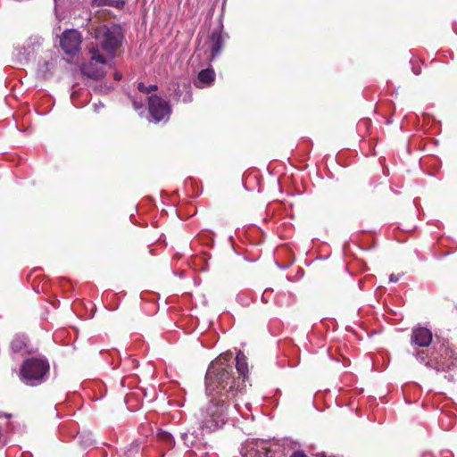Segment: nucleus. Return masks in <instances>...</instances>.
<instances>
[{
    "mask_svg": "<svg viewBox=\"0 0 457 457\" xmlns=\"http://www.w3.org/2000/svg\"><path fill=\"white\" fill-rule=\"evenodd\" d=\"M226 370L220 361H212L205 375L206 392L212 398L200 410L199 420L201 428L208 432L220 428L235 411H241L242 385Z\"/></svg>",
    "mask_w": 457,
    "mask_h": 457,
    "instance_id": "f257e3e1",
    "label": "nucleus"
},
{
    "mask_svg": "<svg viewBox=\"0 0 457 457\" xmlns=\"http://www.w3.org/2000/svg\"><path fill=\"white\" fill-rule=\"evenodd\" d=\"M49 371V364L43 358L26 360L21 368V379L29 386L43 383Z\"/></svg>",
    "mask_w": 457,
    "mask_h": 457,
    "instance_id": "f03ea898",
    "label": "nucleus"
},
{
    "mask_svg": "<svg viewBox=\"0 0 457 457\" xmlns=\"http://www.w3.org/2000/svg\"><path fill=\"white\" fill-rule=\"evenodd\" d=\"M94 37L102 50L111 57L121 44L122 35L118 26L101 25L95 29Z\"/></svg>",
    "mask_w": 457,
    "mask_h": 457,
    "instance_id": "7ed1b4c3",
    "label": "nucleus"
},
{
    "mask_svg": "<svg viewBox=\"0 0 457 457\" xmlns=\"http://www.w3.org/2000/svg\"><path fill=\"white\" fill-rule=\"evenodd\" d=\"M89 53L91 54L90 60L81 66V72L90 79H101L106 73L108 60L96 48H91Z\"/></svg>",
    "mask_w": 457,
    "mask_h": 457,
    "instance_id": "20e7f679",
    "label": "nucleus"
},
{
    "mask_svg": "<svg viewBox=\"0 0 457 457\" xmlns=\"http://www.w3.org/2000/svg\"><path fill=\"white\" fill-rule=\"evenodd\" d=\"M437 371H449L457 367V353L448 345H442L439 353L427 362Z\"/></svg>",
    "mask_w": 457,
    "mask_h": 457,
    "instance_id": "39448f33",
    "label": "nucleus"
},
{
    "mask_svg": "<svg viewBox=\"0 0 457 457\" xmlns=\"http://www.w3.org/2000/svg\"><path fill=\"white\" fill-rule=\"evenodd\" d=\"M231 360H232V354L230 353H223L220 356H219L213 361H220V365H222L223 367L226 368V370H227L226 372H228L231 376V378H233L237 380V379L240 380V383L243 387V393H244L245 392V378H246L247 372H248L246 358L242 352L239 351L237 353L236 367H237V373L239 374V376L237 378L234 376L232 365L229 363V361Z\"/></svg>",
    "mask_w": 457,
    "mask_h": 457,
    "instance_id": "423d86ee",
    "label": "nucleus"
},
{
    "mask_svg": "<svg viewBox=\"0 0 457 457\" xmlns=\"http://www.w3.org/2000/svg\"><path fill=\"white\" fill-rule=\"evenodd\" d=\"M148 111L155 122L168 120L171 112L169 102L156 95L148 97Z\"/></svg>",
    "mask_w": 457,
    "mask_h": 457,
    "instance_id": "0eeeda50",
    "label": "nucleus"
},
{
    "mask_svg": "<svg viewBox=\"0 0 457 457\" xmlns=\"http://www.w3.org/2000/svg\"><path fill=\"white\" fill-rule=\"evenodd\" d=\"M81 41V35L78 30L66 29L60 37V46L66 54L74 56L79 52Z\"/></svg>",
    "mask_w": 457,
    "mask_h": 457,
    "instance_id": "6e6552de",
    "label": "nucleus"
},
{
    "mask_svg": "<svg viewBox=\"0 0 457 457\" xmlns=\"http://www.w3.org/2000/svg\"><path fill=\"white\" fill-rule=\"evenodd\" d=\"M243 457H267L268 443L260 439L246 441L240 450Z\"/></svg>",
    "mask_w": 457,
    "mask_h": 457,
    "instance_id": "1a4fd4ad",
    "label": "nucleus"
},
{
    "mask_svg": "<svg viewBox=\"0 0 457 457\" xmlns=\"http://www.w3.org/2000/svg\"><path fill=\"white\" fill-rule=\"evenodd\" d=\"M432 332L424 327H417L412 329L411 343L420 346L426 347L432 342Z\"/></svg>",
    "mask_w": 457,
    "mask_h": 457,
    "instance_id": "9d476101",
    "label": "nucleus"
},
{
    "mask_svg": "<svg viewBox=\"0 0 457 457\" xmlns=\"http://www.w3.org/2000/svg\"><path fill=\"white\" fill-rule=\"evenodd\" d=\"M222 37L220 32L213 31L208 41V49L210 50V61L218 56L222 48Z\"/></svg>",
    "mask_w": 457,
    "mask_h": 457,
    "instance_id": "9b49d317",
    "label": "nucleus"
},
{
    "mask_svg": "<svg viewBox=\"0 0 457 457\" xmlns=\"http://www.w3.org/2000/svg\"><path fill=\"white\" fill-rule=\"evenodd\" d=\"M215 79V72L212 69L202 70L197 76L195 84L197 87H210Z\"/></svg>",
    "mask_w": 457,
    "mask_h": 457,
    "instance_id": "f8f14e48",
    "label": "nucleus"
},
{
    "mask_svg": "<svg viewBox=\"0 0 457 457\" xmlns=\"http://www.w3.org/2000/svg\"><path fill=\"white\" fill-rule=\"evenodd\" d=\"M26 346V340L21 337H14L11 343V349L13 353H22Z\"/></svg>",
    "mask_w": 457,
    "mask_h": 457,
    "instance_id": "ddd939ff",
    "label": "nucleus"
},
{
    "mask_svg": "<svg viewBox=\"0 0 457 457\" xmlns=\"http://www.w3.org/2000/svg\"><path fill=\"white\" fill-rule=\"evenodd\" d=\"M181 437L184 441V444L187 446H193L195 443L196 436L194 435V433L191 432H186L181 435Z\"/></svg>",
    "mask_w": 457,
    "mask_h": 457,
    "instance_id": "4468645a",
    "label": "nucleus"
},
{
    "mask_svg": "<svg viewBox=\"0 0 457 457\" xmlns=\"http://www.w3.org/2000/svg\"><path fill=\"white\" fill-rule=\"evenodd\" d=\"M157 88H158L157 86L154 85V84L145 86L144 83L140 82L137 85V89L140 92L145 93V94H150L151 92L156 91Z\"/></svg>",
    "mask_w": 457,
    "mask_h": 457,
    "instance_id": "2eb2a0df",
    "label": "nucleus"
},
{
    "mask_svg": "<svg viewBox=\"0 0 457 457\" xmlns=\"http://www.w3.org/2000/svg\"><path fill=\"white\" fill-rule=\"evenodd\" d=\"M160 436H161L162 440L165 441L170 445H172L173 438L170 434L165 432V433L161 434Z\"/></svg>",
    "mask_w": 457,
    "mask_h": 457,
    "instance_id": "dca6fc26",
    "label": "nucleus"
},
{
    "mask_svg": "<svg viewBox=\"0 0 457 457\" xmlns=\"http://www.w3.org/2000/svg\"><path fill=\"white\" fill-rule=\"evenodd\" d=\"M416 358L420 362H425L428 359V354L425 351H419L416 354Z\"/></svg>",
    "mask_w": 457,
    "mask_h": 457,
    "instance_id": "f3484780",
    "label": "nucleus"
},
{
    "mask_svg": "<svg viewBox=\"0 0 457 457\" xmlns=\"http://www.w3.org/2000/svg\"><path fill=\"white\" fill-rule=\"evenodd\" d=\"M112 0H92V3L96 6L110 5Z\"/></svg>",
    "mask_w": 457,
    "mask_h": 457,
    "instance_id": "a211bd4d",
    "label": "nucleus"
},
{
    "mask_svg": "<svg viewBox=\"0 0 457 457\" xmlns=\"http://www.w3.org/2000/svg\"><path fill=\"white\" fill-rule=\"evenodd\" d=\"M7 425V421L0 422V445H4L5 444V438L2 432L3 427Z\"/></svg>",
    "mask_w": 457,
    "mask_h": 457,
    "instance_id": "6ab92c4d",
    "label": "nucleus"
},
{
    "mask_svg": "<svg viewBox=\"0 0 457 457\" xmlns=\"http://www.w3.org/2000/svg\"><path fill=\"white\" fill-rule=\"evenodd\" d=\"M133 106H134L135 110H140V109H143L144 104L142 101L133 100Z\"/></svg>",
    "mask_w": 457,
    "mask_h": 457,
    "instance_id": "aec40b11",
    "label": "nucleus"
},
{
    "mask_svg": "<svg viewBox=\"0 0 457 457\" xmlns=\"http://www.w3.org/2000/svg\"><path fill=\"white\" fill-rule=\"evenodd\" d=\"M125 4V2L123 0H118V1H115L114 3H112L111 1V4L110 5H113L115 7H118V8H120L122 7L123 5Z\"/></svg>",
    "mask_w": 457,
    "mask_h": 457,
    "instance_id": "412c9836",
    "label": "nucleus"
},
{
    "mask_svg": "<svg viewBox=\"0 0 457 457\" xmlns=\"http://www.w3.org/2000/svg\"><path fill=\"white\" fill-rule=\"evenodd\" d=\"M290 457H306V455L300 451L295 452Z\"/></svg>",
    "mask_w": 457,
    "mask_h": 457,
    "instance_id": "4be33fe9",
    "label": "nucleus"
},
{
    "mask_svg": "<svg viewBox=\"0 0 457 457\" xmlns=\"http://www.w3.org/2000/svg\"><path fill=\"white\" fill-rule=\"evenodd\" d=\"M389 280L390 282L395 283L399 280V277L397 275L391 274L389 277Z\"/></svg>",
    "mask_w": 457,
    "mask_h": 457,
    "instance_id": "5701e85b",
    "label": "nucleus"
},
{
    "mask_svg": "<svg viewBox=\"0 0 457 457\" xmlns=\"http://www.w3.org/2000/svg\"><path fill=\"white\" fill-rule=\"evenodd\" d=\"M113 77H114V79L116 80H120L121 79V74H120L119 72H115Z\"/></svg>",
    "mask_w": 457,
    "mask_h": 457,
    "instance_id": "b1692460",
    "label": "nucleus"
}]
</instances>
